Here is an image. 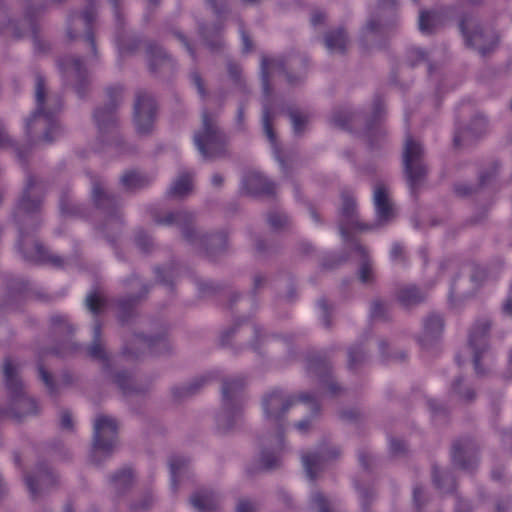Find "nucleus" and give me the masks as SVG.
Masks as SVG:
<instances>
[{
    "mask_svg": "<svg viewBox=\"0 0 512 512\" xmlns=\"http://www.w3.org/2000/svg\"><path fill=\"white\" fill-rule=\"evenodd\" d=\"M310 426H311V421L310 420H302V421H299L296 424V428L300 432H306Z\"/></svg>",
    "mask_w": 512,
    "mask_h": 512,
    "instance_id": "69168bd1",
    "label": "nucleus"
},
{
    "mask_svg": "<svg viewBox=\"0 0 512 512\" xmlns=\"http://www.w3.org/2000/svg\"><path fill=\"white\" fill-rule=\"evenodd\" d=\"M374 204L380 222H387L393 217V206L388 190L383 183H377L374 188Z\"/></svg>",
    "mask_w": 512,
    "mask_h": 512,
    "instance_id": "2eb2a0df",
    "label": "nucleus"
},
{
    "mask_svg": "<svg viewBox=\"0 0 512 512\" xmlns=\"http://www.w3.org/2000/svg\"><path fill=\"white\" fill-rule=\"evenodd\" d=\"M423 155L421 144L411 137H407L403 151V164L407 181L412 190H415L424 181L427 174Z\"/></svg>",
    "mask_w": 512,
    "mask_h": 512,
    "instance_id": "39448f33",
    "label": "nucleus"
},
{
    "mask_svg": "<svg viewBox=\"0 0 512 512\" xmlns=\"http://www.w3.org/2000/svg\"><path fill=\"white\" fill-rule=\"evenodd\" d=\"M216 14H221L227 11L229 0H207Z\"/></svg>",
    "mask_w": 512,
    "mask_h": 512,
    "instance_id": "c03bdc74",
    "label": "nucleus"
},
{
    "mask_svg": "<svg viewBox=\"0 0 512 512\" xmlns=\"http://www.w3.org/2000/svg\"><path fill=\"white\" fill-rule=\"evenodd\" d=\"M204 382V379H201L199 381H196L195 383L191 384L189 387L184 388V394H192L196 392V390L202 385Z\"/></svg>",
    "mask_w": 512,
    "mask_h": 512,
    "instance_id": "680f3d73",
    "label": "nucleus"
},
{
    "mask_svg": "<svg viewBox=\"0 0 512 512\" xmlns=\"http://www.w3.org/2000/svg\"><path fill=\"white\" fill-rule=\"evenodd\" d=\"M327 458L323 454H306L302 456L303 465L310 479L316 477L317 472L321 469L324 460Z\"/></svg>",
    "mask_w": 512,
    "mask_h": 512,
    "instance_id": "cd10ccee",
    "label": "nucleus"
},
{
    "mask_svg": "<svg viewBox=\"0 0 512 512\" xmlns=\"http://www.w3.org/2000/svg\"><path fill=\"white\" fill-rule=\"evenodd\" d=\"M61 427L63 429L71 430L73 428L72 416L70 412L63 411L61 413Z\"/></svg>",
    "mask_w": 512,
    "mask_h": 512,
    "instance_id": "5fc2aeb1",
    "label": "nucleus"
},
{
    "mask_svg": "<svg viewBox=\"0 0 512 512\" xmlns=\"http://www.w3.org/2000/svg\"><path fill=\"white\" fill-rule=\"evenodd\" d=\"M371 278V269L368 264H364L360 270V279L362 282L367 283Z\"/></svg>",
    "mask_w": 512,
    "mask_h": 512,
    "instance_id": "6e6d98bb",
    "label": "nucleus"
},
{
    "mask_svg": "<svg viewBox=\"0 0 512 512\" xmlns=\"http://www.w3.org/2000/svg\"><path fill=\"white\" fill-rule=\"evenodd\" d=\"M244 382L239 378L227 379L223 383V410L217 417L218 426L223 431H228L233 427L234 422L239 417L240 393Z\"/></svg>",
    "mask_w": 512,
    "mask_h": 512,
    "instance_id": "20e7f679",
    "label": "nucleus"
},
{
    "mask_svg": "<svg viewBox=\"0 0 512 512\" xmlns=\"http://www.w3.org/2000/svg\"><path fill=\"white\" fill-rule=\"evenodd\" d=\"M491 328V323L488 319H479L477 320L472 327L470 328L468 335V344L469 347L473 351V361L475 365V370L477 373L479 371V360L480 355L487 351L489 347V331Z\"/></svg>",
    "mask_w": 512,
    "mask_h": 512,
    "instance_id": "9b49d317",
    "label": "nucleus"
},
{
    "mask_svg": "<svg viewBox=\"0 0 512 512\" xmlns=\"http://www.w3.org/2000/svg\"><path fill=\"white\" fill-rule=\"evenodd\" d=\"M487 122L484 117L477 116L473 119L467 131L457 134L454 138L455 144L459 145L461 142L471 137H477L486 131Z\"/></svg>",
    "mask_w": 512,
    "mask_h": 512,
    "instance_id": "bb28decb",
    "label": "nucleus"
},
{
    "mask_svg": "<svg viewBox=\"0 0 512 512\" xmlns=\"http://www.w3.org/2000/svg\"><path fill=\"white\" fill-rule=\"evenodd\" d=\"M62 65L67 76H75L77 79L82 80L84 72L80 59L67 57L63 60Z\"/></svg>",
    "mask_w": 512,
    "mask_h": 512,
    "instance_id": "72a5a7b5",
    "label": "nucleus"
},
{
    "mask_svg": "<svg viewBox=\"0 0 512 512\" xmlns=\"http://www.w3.org/2000/svg\"><path fill=\"white\" fill-rule=\"evenodd\" d=\"M26 482L32 496L35 497L39 492L50 488L56 480L47 467H41L35 476H27Z\"/></svg>",
    "mask_w": 512,
    "mask_h": 512,
    "instance_id": "f3484780",
    "label": "nucleus"
},
{
    "mask_svg": "<svg viewBox=\"0 0 512 512\" xmlns=\"http://www.w3.org/2000/svg\"><path fill=\"white\" fill-rule=\"evenodd\" d=\"M150 68L153 71L169 72L173 67V62L160 47L150 49Z\"/></svg>",
    "mask_w": 512,
    "mask_h": 512,
    "instance_id": "393cba45",
    "label": "nucleus"
},
{
    "mask_svg": "<svg viewBox=\"0 0 512 512\" xmlns=\"http://www.w3.org/2000/svg\"><path fill=\"white\" fill-rule=\"evenodd\" d=\"M35 184L36 180L34 178L28 179L23 196L17 206L15 217L20 222L24 221L26 216L33 212H36L40 207V200L32 199V190Z\"/></svg>",
    "mask_w": 512,
    "mask_h": 512,
    "instance_id": "dca6fc26",
    "label": "nucleus"
},
{
    "mask_svg": "<svg viewBox=\"0 0 512 512\" xmlns=\"http://www.w3.org/2000/svg\"><path fill=\"white\" fill-rule=\"evenodd\" d=\"M115 382L123 390L124 393H128L132 390V380L126 373H119L115 376Z\"/></svg>",
    "mask_w": 512,
    "mask_h": 512,
    "instance_id": "ea45409f",
    "label": "nucleus"
},
{
    "mask_svg": "<svg viewBox=\"0 0 512 512\" xmlns=\"http://www.w3.org/2000/svg\"><path fill=\"white\" fill-rule=\"evenodd\" d=\"M290 117H291V121H292L293 126H294V130L296 132H300L301 129H302V126L306 122V118L303 115H301L300 113H297V112H292L290 114Z\"/></svg>",
    "mask_w": 512,
    "mask_h": 512,
    "instance_id": "603ef678",
    "label": "nucleus"
},
{
    "mask_svg": "<svg viewBox=\"0 0 512 512\" xmlns=\"http://www.w3.org/2000/svg\"><path fill=\"white\" fill-rule=\"evenodd\" d=\"M403 252V249L400 245L398 244H395L393 247H392V250H391V255L392 257L397 260L400 258L401 254Z\"/></svg>",
    "mask_w": 512,
    "mask_h": 512,
    "instance_id": "338daca9",
    "label": "nucleus"
},
{
    "mask_svg": "<svg viewBox=\"0 0 512 512\" xmlns=\"http://www.w3.org/2000/svg\"><path fill=\"white\" fill-rule=\"evenodd\" d=\"M351 116V113L346 110H338L334 112L332 122L340 128H346Z\"/></svg>",
    "mask_w": 512,
    "mask_h": 512,
    "instance_id": "4c0bfd02",
    "label": "nucleus"
},
{
    "mask_svg": "<svg viewBox=\"0 0 512 512\" xmlns=\"http://www.w3.org/2000/svg\"><path fill=\"white\" fill-rule=\"evenodd\" d=\"M193 216L190 213L187 212H175V213H168L165 218H158L156 221L159 224H178V225H185L183 228V235L184 237L191 242H194V239L192 237V234H196V231L194 228L188 226V224L191 223Z\"/></svg>",
    "mask_w": 512,
    "mask_h": 512,
    "instance_id": "aec40b11",
    "label": "nucleus"
},
{
    "mask_svg": "<svg viewBox=\"0 0 512 512\" xmlns=\"http://www.w3.org/2000/svg\"><path fill=\"white\" fill-rule=\"evenodd\" d=\"M186 465V460L183 458H173L170 461V469L173 477V484H175V477L177 473Z\"/></svg>",
    "mask_w": 512,
    "mask_h": 512,
    "instance_id": "37998d69",
    "label": "nucleus"
},
{
    "mask_svg": "<svg viewBox=\"0 0 512 512\" xmlns=\"http://www.w3.org/2000/svg\"><path fill=\"white\" fill-rule=\"evenodd\" d=\"M236 512H258V504L250 499L241 498L236 505Z\"/></svg>",
    "mask_w": 512,
    "mask_h": 512,
    "instance_id": "58836bf2",
    "label": "nucleus"
},
{
    "mask_svg": "<svg viewBox=\"0 0 512 512\" xmlns=\"http://www.w3.org/2000/svg\"><path fill=\"white\" fill-rule=\"evenodd\" d=\"M191 81L196 86L198 93L200 96L205 97L206 91L204 88L203 80L198 72H192L191 73Z\"/></svg>",
    "mask_w": 512,
    "mask_h": 512,
    "instance_id": "3c124183",
    "label": "nucleus"
},
{
    "mask_svg": "<svg viewBox=\"0 0 512 512\" xmlns=\"http://www.w3.org/2000/svg\"><path fill=\"white\" fill-rule=\"evenodd\" d=\"M123 187L127 190H135L144 187L147 183L146 178L135 172L126 173L121 178Z\"/></svg>",
    "mask_w": 512,
    "mask_h": 512,
    "instance_id": "7c9ffc66",
    "label": "nucleus"
},
{
    "mask_svg": "<svg viewBox=\"0 0 512 512\" xmlns=\"http://www.w3.org/2000/svg\"><path fill=\"white\" fill-rule=\"evenodd\" d=\"M397 298L406 307H411L423 302L425 294L414 285H407L399 289Z\"/></svg>",
    "mask_w": 512,
    "mask_h": 512,
    "instance_id": "5701e85b",
    "label": "nucleus"
},
{
    "mask_svg": "<svg viewBox=\"0 0 512 512\" xmlns=\"http://www.w3.org/2000/svg\"><path fill=\"white\" fill-rule=\"evenodd\" d=\"M191 504L199 512H213L220 506V499L212 491L201 490L191 497Z\"/></svg>",
    "mask_w": 512,
    "mask_h": 512,
    "instance_id": "6ab92c4d",
    "label": "nucleus"
},
{
    "mask_svg": "<svg viewBox=\"0 0 512 512\" xmlns=\"http://www.w3.org/2000/svg\"><path fill=\"white\" fill-rule=\"evenodd\" d=\"M503 312L508 315L512 316V296L509 297L503 304Z\"/></svg>",
    "mask_w": 512,
    "mask_h": 512,
    "instance_id": "0e129e2a",
    "label": "nucleus"
},
{
    "mask_svg": "<svg viewBox=\"0 0 512 512\" xmlns=\"http://www.w3.org/2000/svg\"><path fill=\"white\" fill-rule=\"evenodd\" d=\"M460 27L467 43L483 55L493 50L498 43L496 34L493 31H483L473 17L464 18Z\"/></svg>",
    "mask_w": 512,
    "mask_h": 512,
    "instance_id": "1a4fd4ad",
    "label": "nucleus"
},
{
    "mask_svg": "<svg viewBox=\"0 0 512 512\" xmlns=\"http://www.w3.org/2000/svg\"><path fill=\"white\" fill-rule=\"evenodd\" d=\"M313 502L319 508V512H330L328 501L322 494H315L313 497Z\"/></svg>",
    "mask_w": 512,
    "mask_h": 512,
    "instance_id": "8fccbe9b",
    "label": "nucleus"
},
{
    "mask_svg": "<svg viewBox=\"0 0 512 512\" xmlns=\"http://www.w3.org/2000/svg\"><path fill=\"white\" fill-rule=\"evenodd\" d=\"M192 187V175L184 173L175 180L169 193L175 197H183L192 191Z\"/></svg>",
    "mask_w": 512,
    "mask_h": 512,
    "instance_id": "c85d7f7f",
    "label": "nucleus"
},
{
    "mask_svg": "<svg viewBox=\"0 0 512 512\" xmlns=\"http://www.w3.org/2000/svg\"><path fill=\"white\" fill-rule=\"evenodd\" d=\"M391 450L397 455L405 450V444L399 440L391 441Z\"/></svg>",
    "mask_w": 512,
    "mask_h": 512,
    "instance_id": "4d7b16f0",
    "label": "nucleus"
},
{
    "mask_svg": "<svg viewBox=\"0 0 512 512\" xmlns=\"http://www.w3.org/2000/svg\"><path fill=\"white\" fill-rule=\"evenodd\" d=\"M109 98L111 99V103L105 107L98 109L95 114L94 118L96 120V123L98 125L99 130L102 132L104 130H113L116 125V106L118 101L121 98L122 90L119 87L111 88L107 91Z\"/></svg>",
    "mask_w": 512,
    "mask_h": 512,
    "instance_id": "4468645a",
    "label": "nucleus"
},
{
    "mask_svg": "<svg viewBox=\"0 0 512 512\" xmlns=\"http://www.w3.org/2000/svg\"><path fill=\"white\" fill-rule=\"evenodd\" d=\"M133 345L137 347V349L144 350L145 348H150L153 352L159 353L160 349L157 346H161L163 348L166 347V342L163 337H159L157 339L146 338L142 336L135 337L133 341Z\"/></svg>",
    "mask_w": 512,
    "mask_h": 512,
    "instance_id": "c756f323",
    "label": "nucleus"
},
{
    "mask_svg": "<svg viewBox=\"0 0 512 512\" xmlns=\"http://www.w3.org/2000/svg\"><path fill=\"white\" fill-rule=\"evenodd\" d=\"M38 371L39 376L41 380L45 383L49 393H54L55 388L50 373L47 370H45L43 366H39Z\"/></svg>",
    "mask_w": 512,
    "mask_h": 512,
    "instance_id": "79ce46f5",
    "label": "nucleus"
},
{
    "mask_svg": "<svg viewBox=\"0 0 512 512\" xmlns=\"http://www.w3.org/2000/svg\"><path fill=\"white\" fill-rule=\"evenodd\" d=\"M20 247L26 260L35 263H49L56 267L62 265L63 261L58 256H52L49 252L36 240L30 238H21Z\"/></svg>",
    "mask_w": 512,
    "mask_h": 512,
    "instance_id": "f8f14e48",
    "label": "nucleus"
},
{
    "mask_svg": "<svg viewBox=\"0 0 512 512\" xmlns=\"http://www.w3.org/2000/svg\"><path fill=\"white\" fill-rule=\"evenodd\" d=\"M3 373L10 395L9 414L18 420L36 414L37 404L24 392L22 382L18 377L17 365L10 359L5 360Z\"/></svg>",
    "mask_w": 512,
    "mask_h": 512,
    "instance_id": "f03ea898",
    "label": "nucleus"
},
{
    "mask_svg": "<svg viewBox=\"0 0 512 512\" xmlns=\"http://www.w3.org/2000/svg\"><path fill=\"white\" fill-rule=\"evenodd\" d=\"M470 505L463 501L459 500L456 506V512H470Z\"/></svg>",
    "mask_w": 512,
    "mask_h": 512,
    "instance_id": "e2e57ef3",
    "label": "nucleus"
},
{
    "mask_svg": "<svg viewBox=\"0 0 512 512\" xmlns=\"http://www.w3.org/2000/svg\"><path fill=\"white\" fill-rule=\"evenodd\" d=\"M117 442V423L108 416L99 415L94 422L93 458L110 453Z\"/></svg>",
    "mask_w": 512,
    "mask_h": 512,
    "instance_id": "6e6552de",
    "label": "nucleus"
},
{
    "mask_svg": "<svg viewBox=\"0 0 512 512\" xmlns=\"http://www.w3.org/2000/svg\"><path fill=\"white\" fill-rule=\"evenodd\" d=\"M295 400L280 391H273L263 399V410L267 427L274 430L273 435L260 439L262 452L260 463L265 469H274L279 465L277 452L282 449V426L285 413Z\"/></svg>",
    "mask_w": 512,
    "mask_h": 512,
    "instance_id": "f257e3e1",
    "label": "nucleus"
},
{
    "mask_svg": "<svg viewBox=\"0 0 512 512\" xmlns=\"http://www.w3.org/2000/svg\"><path fill=\"white\" fill-rule=\"evenodd\" d=\"M132 480V473L130 470H124L121 473L114 476L113 481L116 486L128 485Z\"/></svg>",
    "mask_w": 512,
    "mask_h": 512,
    "instance_id": "a18cd8bd",
    "label": "nucleus"
},
{
    "mask_svg": "<svg viewBox=\"0 0 512 512\" xmlns=\"http://www.w3.org/2000/svg\"><path fill=\"white\" fill-rule=\"evenodd\" d=\"M156 119V105L153 97L147 93L137 94L134 107V124L139 134H149Z\"/></svg>",
    "mask_w": 512,
    "mask_h": 512,
    "instance_id": "9d476101",
    "label": "nucleus"
},
{
    "mask_svg": "<svg viewBox=\"0 0 512 512\" xmlns=\"http://www.w3.org/2000/svg\"><path fill=\"white\" fill-rule=\"evenodd\" d=\"M324 43L330 53L343 54L347 50L349 39L343 28H336L325 34Z\"/></svg>",
    "mask_w": 512,
    "mask_h": 512,
    "instance_id": "a211bd4d",
    "label": "nucleus"
},
{
    "mask_svg": "<svg viewBox=\"0 0 512 512\" xmlns=\"http://www.w3.org/2000/svg\"><path fill=\"white\" fill-rule=\"evenodd\" d=\"M51 329L57 336H68L73 332V326L66 318L59 315L51 318Z\"/></svg>",
    "mask_w": 512,
    "mask_h": 512,
    "instance_id": "2f4dec72",
    "label": "nucleus"
},
{
    "mask_svg": "<svg viewBox=\"0 0 512 512\" xmlns=\"http://www.w3.org/2000/svg\"><path fill=\"white\" fill-rule=\"evenodd\" d=\"M246 187L252 194L270 195L273 194L275 190L274 184L258 173L251 174L247 177Z\"/></svg>",
    "mask_w": 512,
    "mask_h": 512,
    "instance_id": "4be33fe9",
    "label": "nucleus"
},
{
    "mask_svg": "<svg viewBox=\"0 0 512 512\" xmlns=\"http://www.w3.org/2000/svg\"><path fill=\"white\" fill-rule=\"evenodd\" d=\"M93 19V13L91 11H87L80 17L78 20L82 21L86 26H89Z\"/></svg>",
    "mask_w": 512,
    "mask_h": 512,
    "instance_id": "774afa93",
    "label": "nucleus"
},
{
    "mask_svg": "<svg viewBox=\"0 0 512 512\" xmlns=\"http://www.w3.org/2000/svg\"><path fill=\"white\" fill-rule=\"evenodd\" d=\"M439 22L437 14L421 11L419 15V29L423 33H431Z\"/></svg>",
    "mask_w": 512,
    "mask_h": 512,
    "instance_id": "473e14b6",
    "label": "nucleus"
},
{
    "mask_svg": "<svg viewBox=\"0 0 512 512\" xmlns=\"http://www.w3.org/2000/svg\"><path fill=\"white\" fill-rule=\"evenodd\" d=\"M86 306L92 313L97 314L104 306V298L99 293H91L86 297Z\"/></svg>",
    "mask_w": 512,
    "mask_h": 512,
    "instance_id": "f704fd0d",
    "label": "nucleus"
},
{
    "mask_svg": "<svg viewBox=\"0 0 512 512\" xmlns=\"http://www.w3.org/2000/svg\"><path fill=\"white\" fill-rule=\"evenodd\" d=\"M443 331V320L438 315H430L424 322V331L421 337L422 345L435 341Z\"/></svg>",
    "mask_w": 512,
    "mask_h": 512,
    "instance_id": "412c9836",
    "label": "nucleus"
},
{
    "mask_svg": "<svg viewBox=\"0 0 512 512\" xmlns=\"http://www.w3.org/2000/svg\"><path fill=\"white\" fill-rule=\"evenodd\" d=\"M45 84L41 76L36 78L35 98L37 107L32 116L27 120L26 128L28 133L36 132L39 128L48 127L49 131L45 133L44 140L51 142L52 137L49 136L50 131L55 129V122L52 118L53 111L45 107Z\"/></svg>",
    "mask_w": 512,
    "mask_h": 512,
    "instance_id": "423d86ee",
    "label": "nucleus"
},
{
    "mask_svg": "<svg viewBox=\"0 0 512 512\" xmlns=\"http://www.w3.org/2000/svg\"><path fill=\"white\" fill-rule=\"evenodd\" d=\"M270 226L275 230L285 228L289 224V219L281 213H271L268 218Z\"/></svg>",
    "mask_w": 512,
    "mask_h": 512,
    "instance_id": "c9c22d12",
    "label": "nucleus"
},
{
    "mask_svg": "<svg viewBox=\"0 0 512 512\" xmlns=\"http://www.w3.org/2000/svg\"><path fill=\"white\" fill-rule=\"evenodd\" d=\"M299 400L303 402V405L307 409L313 411L314 413L319 410L318 403L314 399H311V397L308 394H301L299 396Z\"/></svg>",
    "mask_w": 512,
    "mask_h": 512,
    "instance_id": "09e8293b",
    "label": "nucleus"
},
{
    "mask_svg": "<svg viewBox=\"0 0 512 512\" xmlns=\"http://www.w3.org/2000/svg\"><path fill=\"white\" fill-rule=\"evenodd\" d=\"M199 241L200 243H207L211 248L217 245H220L222 248H224L226 240L222 235H213L210 237H200Z\"/></svg>",
    "mask_w": 512,
    "mask_h": 512,
    "instance_id": "a19ab883",
    "label": "nucleus"
},
{
    "mask_svg": "<svg viewBox=\"0 0 512 512\" xmlns=\"http://www.w3.org/2000/svg\"><path fill=\"white\" fill-rule=\"evenodd\" d=\"M304 59L298 56H288L285 58H262V75H263V89L265 93L269 92L268 77L276 72H285L287 80L290 84H296L303 78L301 73L292 77V73L300 70L304 66Z\"/></svg>",
    "mask_w": 512,
    "mask_h": 512,
    "instance_id": "0eeeda50",
    "label": "nucleus"
},
{
    "mask_svg": "<svg viewBox=\"0 0 512 512\" xmlns=\"http://www.w3.org/2000/svg\"><path fill=\"white\" fill-rule=\"evenodd\" d=\"M194 143L205 159H215L225 152V137L216 118L206 111L202 113L201 128L194 134Z\"/></svg>",
    "mask_w": 512,
    "mask_h": 512,
    "instance_id": "7ed1b4c3",
    "label": "nucleus"
},
{
    "mask_svg": "<svg viewBox=\"0 0 512 512\" xmlns=\"http://www.w3.org/2000/svg\"><path fill=\"white\" fill-rule=\"evenodd\" d=\"M386 305L381 301H375L372 304L371 313L373 317H381L384 314Z\"/></svg>",
    "mask_w": 512,
    "mask_h": 512,
    "instance_id": "864d4df0",
    "label": "nucleus"
},
{
    "mask_svg": "<svg viewBox=\"0 0 512 512\" xmlns=\"http://www.w3.org/2000/svg\"><path fill=\"white\" fill-rule=\"evenodd\" d=\"M468 454V450L462 447L459 443L453 446V461L456 465L461 468H468V465L464 461V457Z\"/></svg>",
    "mask_w": 512,
    "mask_h": 512,
    "instance_id": "e433bc0d",
    "label": "nucleus"
},
{
    "mask_svg": "<svg viewBox=\"0 0 512 512\" xmlns=\"http://www.w3.org/2000/svg\"><path fill=\"white\" fill-rule=\"evenodd\" d=\"M324 18H325V15L320 12V11H316L312 14V17H311V22L314 26L322 23L324 21Z\"/></svg>",
    "mask_w": 512,
    "mask_h": 512,
    "instance_id": "bf43d9fd",
    "label": "nucleus"
},
{
    "mask_svg": "<svg viewBox=\"0 0 512 512\" xmlns=\"http://www.w3.org/2000/svg\"><path fill=\"white\" fill-rule=\"evenodd\" d=\"M364 359V353L358 348H353L349 352V366L352 368L356 363H360Z\"/></svg>",
    "mask_w": 512,
    "mask_h": 512,
    "instance_id": "de8ad7c7",
    "label": "nucleus"
},
{
    "mask_svg": "<svg viewBox=\"0 0 512 512\" xmlns=\"http://www.w3.org/2000/svg\"><path fill=\"white\" fill-rule=\"evenodd\" d=\"M88 355L98 361L106 362L108 355L101 340V326L98 322L93 327V342L87 349Z\"/></svg>",
    "mask_w": 512,
    "mask_h": 512,
    "instance_id": "b1692460",
    "label": "nucleus"
},
{
    "mask_svg": "<svg viewBox=\"0 0 512 512\" xmlns=\"http://www.w3.org/2000/svg\"><path fill=\"white\" fill-rule=\"evenodd\" d=\"M241 37H242L244 51H246V52L250 51L252 49V43H251L249 36L244 31H242Z\"/></svg>",
    "mask_w": 512,
    "mask_h": 512,
    "instance_id": "052dcab7",
    "label": "nucleus"
},
{
    "mask_svg": "<svg viewBox=\"0 0 512 512\" xmlns=\"http://www.w3.org/2000/svg\"><path fill=\"white\" fill-rule=\"evenodd\" d=\"M357 228L361 231L372 229L371 225H362L356 214L355 200L347 195L342 198L340 231L345 240L349 237V230Z\"/></svg>",
    "mask_w": 512,
    "mask_h": 512,
    "instance_id": "ddd939ff",
    "label": "nucleus"
},
{
    "mask_svg": "<svg viewBox=\"0 0 512 512\" xmlns=\"http://www.w3.org/2000/svg\"><path fill=\"white\" fill-rule=\"evenodd\" d=\"M443 478H447L446 473L439 471L437 468H434L433 470V481L435 484L440 487L441 486V480Z\"/></svg>",
    "mask_w": 512,
    "mask_h": 512,
    "instance_id": "13d9d810",
    "label": "nucleus"
},
{
    "mask_svg": "<svg viewBox=\"0 0 512 512\" xmlns=\"http://www.w3.org/2000/svg\"><path fill=\"white\" fill-rule=\"evenodd\" d=\"M263 127H264V132H265L266 136L273 143L275 140V135H274L272 127H271L270 115L267 110H265L264 114H263Z\"/></svg>",
    "mask_w": 512,
    "mask_h": 512,
    "instance_id": "49530a36",
    "label": "nucleus"
},
{
    "mask_svg": "<svg viewBox=\"0 0 512 512\" xmlns=\"http://www.w3.org/2000/svg\"><path fill=\"white\" fill-rule=\"evenodd\" d=\"M92 196L94 203L103 209H110L115 205V198L109 194L100 180L93 182Z\"/></svg>",
    "mask_w": 512,
    "mask_h": 512,
    "instance_id": "a878e982",
    "label": "nucleus"
}]
</instances>
